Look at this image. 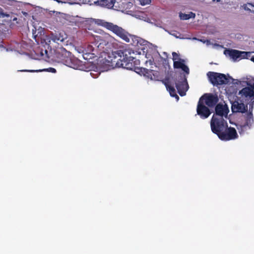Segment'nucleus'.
Listing matches in <instances>:
<instances>
[{
    "mask_svg": "<svg viewBox=\"0 0 254 254\" xmlns=\"http://www.w3.org/2000/svg\"><path fill=\"white\" fill-rule=\"evenodd\" d=\"M177 34L180 35V34L179 32H177V33H172V35L174 36L176 38H179V36L177 35Z\"/></svg>",
    "mask_w": 254,
    "mask_h": 254,
    "instance_id": "473e14b6",
    "label": "nucleus"
},
{
    "mask_svg": "<svg viewBox=\"0 0 254 254\" xmlns=\"http://www.w3.org/2000/svg\"><path fill=\"white\" fill-rule=\"evenodd\" d=\"M210 127L213 133L218 136L228 127V123L222 117L213 115L210 121Z\"/></svg>",
    "mask_w": 254,
    "mask_h": 254,
    "instance_id": "20e7f679",
    "label": "nucleus"
},
{
    "mask_svg": "<svg viewBox=\"0 0 254 254\" xmlns=\"http://www.w3.org/2000/svg\"><path fill=\"white\" fill-rule=\"evenodd\" d=\"M97 1H98V0H97Z\"/></svg>",
    "mask_w": 254,
    "mask_h": 254,
    "instance_id": "e433bc0d",
    "label": "nucleus"
},
{
    "mask_svg": "<svg viewBox=\"0 0 254 254\" xmlns=\"http://www.w3.org/2000/svg\"><path fill=\"white\" fill-rule=\"evenodd\" d=\"M207 75L209 81L214 86L223 85L228 82V79L224 74L209 71Z\"/></svg>",
    "mask_w": 254,
    "mask_h": 254,
    "instance_id": "39448f33",
    "label": "nucleus"
},
{
    "mask_svg": "<svg viewBox=\"0 0 254 254\" xmlns=\"http://www.w3.org/2000/svg\"><path fill=\"white\" fill-rule=\"evenodd\" d=\"M180 78L179 79L182 80L176 81L175 85L179 94L180 96H183L186 94V89H185V87L188 85V84L186 78H183L182 75H180Z\"/></svg>",
    "mask_w": 254,
    "mask_h": 254,
    "instance_id": "9b49d317",
    "label": "nucleus"
},
{
    "mask_svg": "<svg viewBox=\"0 0 254 254\" xmlns=\"http://www.w3.org/2000/svg\"><path fill=\"white\" fill-rule=\"evenodd\" d=\"M172 56H173V60L174 62V61H176V60L177 59H179V55L177 53H176V52H173Z\"/></svg>",
    "mask_w": 254,
    "mask_h": 254,
    "instance_id": "cd10ccee",
    "label": "nucleus"
},
{
    "mask_svg": "<svg viewBox=\"0 0 254 254\" xmlns=\"http://www.w3.org/2000/svg\"><path fill=\"white\" fill-rule=\"evenodd\" d=\"M142 5H145L149 4L151 2V0H136Z\"/></svg>",
    "mask_w": 254,
    "mask_h": 254,
    "instance_id": "a878e982",
    "label": "nucleus"
},
{
    "mask_svg": "<svg viewBox=\"0 0 254 254\" xmlns=\"http://www.w3.org/2000/svg\"><path fill=\"white\" fill-rule=\"evenodd\" d=\"M215 115L217 117H227L229 112V109L227 106L223 105L222 104H217L216 105L215 108Z\"/></svg>",
    "mask_w": 254,
    "mask_h": 254,
    "instance_id": "4468645a",
    "label": "nucleus"
},
{
    "mask_svg": "<svg viewBox=\"0 0 254 254\" xmlns=\"http://www.w3.org/2000/svg\"><path fill=\"white\" fill-rule=\"evenodd\" d=\"M196 112L202 119H207L211 114L210 109L204 104V102L199 101L197 105Z\"/></svg>",
    "mask_w": 254,
    "mask_h": 254,
    "instance_id": "1a4fd4ad",
    "label": "nucleus"
},
{
    "mask_svg": "<svg viewBox=\"0 0 254 254\" xmlns=\"http://www.w3.org/2000/svg\"><path fill=\"white\" fill-rule=\"evenodd\" d=\"M115 0H98L96 1L95 3L103 7L108 8H112L115 4Z\"/></svg>",
    "mask_w": 254,
    "mask_h": 254,
    "instance_id": "a211bd4d",
    "label": "nucleus"
},
{
    "mask_svg": "<svg viewBox=\"0 0 254 254\" xmlns=\"http://www.w3.org/2000/svg\"><path fill=\"white\" fill-rule=\"evenodd\" d=\"M45 71H47L49 72H51L52 73H55L56 72V69L53 67H49L48 68H47L46 69H44Z\"/></svg>",
    "mask_w": 254,
    "mask_h": 254,
    "instance_id": "c756f323",
    "label": "nucleus"
},
{
    "mask_svg": "<svg viewBox=\"0 0 254 254\" xmlns=\"http://www.w3.org/2000/svg\"><path fill=\"white\" fill-rule=\"evenodd\" d=\"M251 60L252 61L254 62V56L251 58Z\"/></svg>",
    "mask_w": 254,
    "mask_h": 254,
    "instance_id": "c9c22d12",
    "label": "nucleus"
},
{
    "mask_svg": "<svg viewBox=\"0 0 254 254\" xmlns=\"http://www.w3.org/2000/svg\"><path fill=\"white\" fill-rule=\"evenodd\" d=\"M199 101L204 102L208 107H214L218 102L219 99L217 95L212 93H205L203 94L199 99Z\"/></svg>",
    "mask_w": 254,
    "mask_h": 254,
    "instance_id": "423d86ee",
    "label": "nucleus"
},
{
    "mask_svg": "<svg viewBox=\"0 0 254 254\" xmlns=\"http://www.w3.org/2000/svg\"><path fill=\"white\" fill-rule=\"evenodd\" d=\"M163 82L165 84L167 90L169 92L170 95L172 97H175L178 100L179 97L176 94V90L174 87L170 84L169 78H166L163 80Z\"/></svg>",
    "mask_w": 254,
    "mask_h": 254,
    "instance_id": "dca6fc26",
    "label": "nucleus"
},
{
    "mask_svg": "<svg viewBox=\"0 0 254 254\" xmlns=\"http://www.w3.org/2000/svg\"><path fill=\"white\" fill-rule=\"evenodd\" d=\"M18 71L20 72H38L39 70H27V69H22L19 70Z\"/></svg>",
    "mask_w": 254,
    "mask_h": 254,
    "instance_id": "c85d7f7f",
    "label": "nucleus"
},
{
    "mask_svg": "<svg viewBox=\"0 0 254 254\" xmlns=\"http://www.w3.org/2000/svg\"><path fill=\"white\" fill-rule=\"evenodd\" d=\"M195 16V14L192 12H190L189 14L180 13V17L182 20H188L191 18H194Z\"/></svg>",
    "mask_w": 254,
    "mask_h": 254,
    "instance_id": "4be33fe9",
    "label": "nucleus"
},
{
    "mask_svg": "<svg viewBox=\"0 0 254 254\" xmlns=\"http://www.w3.org/2000/svg\"><path fill=\"white\" fill-rule=\"evenodd\" d=\"M90 40L99 53H105L109 48L111 36L108 33L102 32L100 35L91 34Z\"/></svg>",
    "mask_w": 254,
    "mask_h": 254,
    "instance_id": "7ed1b4c3",
    "label": "nucleus"
},
{
    "mask_svg": "<svg viewBox=\"0 0 254 254\" xmlns=\"http://www.w3.org/2000/svg\"><path fill=\"white\" fill-rule=\"evenodd\" d=\"M254 123L253 113L248 112L245 117V123L240 126L241 130L244 131L248 129H250Z\"/></svg>",
    "mask_w": 254,
    "mask_h": 254,
    "instance_id": "f8f14e48",
    "label": "nucleus"
},
{
    "mask_svg": "<svg viewBox=\"0 0 254 254\" xmlns=\"http://www.w3.org/2000/svg\"><path fill=\"white\" fill-rule=\"evenodd\" d=\"M63 40L64 38L60 34L53 33L50 34L47 38V40H48L49 42H50L52 40L54 42L58 43L59 41H63Z\"/></svg>",
    "mask_w": 254,
    "mask_h": 254,
    "instance_id": "6ab92c4d",
    "label": "nucleus"
},
{
    "mask_svg": "<svg viewBox=\"0 0 254 254\" xmlns=\"http://www.w3.org/2000/svg\"><path fill=\"white\" fill-rule=\"evenodd\" d=\"M234 81H235L234 83V84H241V81L238 80H234Z\"/></svg>",
    "mask_w": 254,
    "mask_h": 254,
    "instance_id": "2f4dec72",
    "label": "nucleus"
},
{
    "mask_svg": "<svg viewBox=\"0 0 254 254\" xmlns=\"http://www.w3.org/2000/svg\"><path fill=\"white\" fill-rule=\"evenodd\" d=\"M224 54L226 56H229L234 61L237 60L240 58V51L233 49H226L224 51Z\"/></svg>",
    "mask_w": 254,
    "mask_h": 254,
    "instance_id": "f3484780",
    "label": "nucleus"
},
{
    "mask_svg": "<svg viewBox=\"0 0 254 254\" xmlns=\"http://www.w3.org/2000/svg\"><path fill=\"white\" fill-rule=\"evenodd\" d=\"M94 21L96 24L103 26L112 31L126 42H129L130 38L131 37L133 41L132 44L134 46H144L146 44L147 41L146 40L137 36L132 37L125 29L117 25L114 24L113 23L99 19H95Z\"/></svg>",
    "mask_w": 254,
    "mask_h": 254,
    "instance_id": "f03ea898",
    "label": "nucleus"
},
{
    "mask_svg": "<svg viewBox=\"0 0 254 254\" xmlns=\"http://www.w3.org/2000/svg\"><path fill=\"white\" fill-rule=\"evenodd\" d=\"M9 16V14L7 12H4L3 9L0 7V17L2 18L8 17Z\"/></svg>",
    "mask_w": 254,
    "mask_h": 254,
    "instance_id": "393cba45",
    "label": "nucleus"
},
{
    "mask_svg": "<svg viewBox=\"0 0 254 254\" xmlns=\"http://www.w3.org/2000/svg\"><path fill=\"white\" fill-rule=\"evenodd\" d=\"M251 54L250 52L240 51V58L245 59L248 58V56H250Z\"/></svg>",
    "mask_w": 254,
    "mask_h": 254,
    "instance_id": "b1692460",
    "label": "nucleus"
},
{
    "mask_svg": "<svg viewBox=\"0 0 254 254\" xmlns=\"http://www.w3.org/2000/svg\"><path fill=\"white\" fill-rule=\"evenodd\" d=\"M254 103L253 102H251V103L249 105V112H251L252 113H253V110L254 108Z\"/></svg>",
    "mask_w": 254,
    "mask_h": 254,
    "instance_id": "7c9ffc66",
    "label": "nucleus"
},
{
    "mask_svg": "<svg viewBox=\"0 0 254 254\" xmlns=\"http://www.w3.org/2000/svg\"><path fill=\"white\" fill-rule=\"evenodd\" d=\"M70 53L64 48L57 49L55 52V57L58 62L62 63L66 65H68L70 63V59L69 57Z\"/></svg>",
    "mask_w": 254,
    "mask_h": 254,
    "instance_id": "0eeeda50",
    "label": "nucleus"
},
{
    "mask_svg": "<svg viewBox=\"0 0 254 254\" xmlns=\"http://www.w3.org/2000/svg\"><path fill=\"white\" fill-rule=\"evenodd\" d=\"M248 5H249L251 8H252V7H254V5L252 4V3H248Z\"/></svg>",
    "mask_w": 254,
    "mask_h": 254,
    "instance_id": "f704fd0d",
    "label": "nucleus"
},
{
    "mask_svg": "<svg viewBox=\"0 0 254 254\" xmlns=\"http://www.w3.org/2000/svg\"><path fill=\"white\" fill-rule=\"evenodd\" d=\"M139 70H140L139 72H141L144 76L148 77V78H150L151 79L152 78V72L153 71V70H149L148 69H147L146 68H140L139 69Z\"/></svg>",
    "mask_w": 254,
    "mask_h": 254,
    "instance_id": "412c9836",
    "label": "nucleus"
},
{
    "mask_svg": "<svg viewBox=\"0 0 254 254\" xmlns=\"http://www.w3.org/2000/svg\"><path fill=\"white\" fill-rule=\"evenodd\" d=\"M154 63V59L152 57H151L150 59L147 60L145 63L146 66H148V64L149 65H152Z\"/></svg>",
    "mask_w": 254,
    "mask_h": 254,
    "instance_id": "bb28decb",
    "label": "nucleus"
},
{
    "mask_svg": "<svg viewBox=\"0 0 254 254\" xmlns=\"http://www.w3.org/2000/svg\"><path fill=\"white\" fill-rule=\"evenodd\" d=\"M231 110L233 113H244L247 111L248 106L243 103H240L238 101H234L232 104Z\"/></svg>",
    "mask_w": 254,
    "mask_h": 254,
    "instance_id": "ddd939ff",
    "label": "nucleus"
},
{
    "mask_svg": "<svg viewBox=\"0 0 254 254\" xmlns=\"http://www.w3.org/2000/svg\"><path fill=\"white\" fill-rule=\"evenodd\" d=\"M130 52L127 50H117L109 54L106 62L108 65L112 68L123 67L127 69H135V65L139 63V61L132 57L128 56Z\"/></svg>",
    "mask_w": 254,
    "mask_h": 254,
    "instance_id": "f257e3e1",
    "label": "nucleus"
},
{
    "mask_svg": "<svg viewBox=\"0 0 254 254\" xmlns=\"http://www.w3.org/2000/svg\"><path fill=\"white\" fill-rule=\"evenodd\" d=\"M238 137V135L236 129L232 127H228L218 136L221 140L225 141L235 139Z\"/></svg>",
    "mask_w": 254,
    "mask_h": 254,
    "instance_id": "6e6552de",
    "label": "nucleus"
},
{
    "mask_svg": "<svg viewBox=\"0 0 254 254\" xmlns=\"http://www.w3.org/2000/svg\"><path fill=\"white\" fill-rule=\"evenodd\" d=\"M185 60L179 58V61H174L173 65L175 68H181L182 69L185 73L187 74H189L190 72L189 68L187 65L185 64Z\"/></svg>",
    "mask_w": 254,
    "mask_h": 254,
    "instance_id": "2eb2a0df",
    "label": "nucleus"
},
{
    "mask_svg": "<svg viewBox=\"0 0 254 254\" xmlns=\"http://www.w3.org/2000/svg\"><path fill=\"white\" fill-rule=\"evenodd\" d=\"M253 78H252V79L249 82L251 85H253L254 83V81L253 80Z\"/></svg>",
    "mask_w": 254,
    "mask_h": 254,
    "instance_id": "72a5a7b5",
    "label": "nucleus"
},
{
    "mask_svg": "<svg viewBox=\"0 0 254 254\" xmlns=\"http://www.w3.org/2000/svg\"><path fill=\"white\" fill-rule=\"evenodd\" d=\"M56 20L59 23V25L60 26L66 24L67 22V20L65 19L63 16H58L56 18Z\"/></svg>",
    "mask_w": 254,
    "mask_h": 254,
    "instance_id": "5701e85b",
    "label": "nucleus"
},
{
    "mask_svg": "<svg viewBox=\"0 0 254 254\" xmlns=\"http://www.w3.org/2000/svg\"><path fill=\"white\" fill-rule=\"evenodd\" d=\"M98 51L93 44L88 45L83 51V58L85 60L90 59L94 57L96 54H98Z\"/></svg>",
    "mask_w": 254,
    "mask_h": 254,
    "instance_id": "9d476101",
    "label": "nucleus"
},
{
    "mask_svg": "<svg viewBox=\"0 0 254 254\" xmlns=\"http://www.w3.org/2000/svg\"><path fill=\"white\" fill-rule=\"evenodd\" d=\"M9 34V29L4 24H0V36L1 38L5 37Z\"/></svg>",
    "mask_w": 254,
    "mask_h": 254,
    "instance_id": "aec40b11",
    "label": "nucleus"
}]
</instances>
